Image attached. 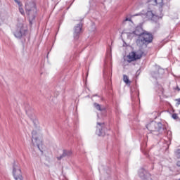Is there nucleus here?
<instances>
[{"label":"nucleus","instance_id":"obj_24","mask_svg":"<svg viewBox=\"0 0 180 180\" xmlns=\"http://www.w3.org/2000/svg\"><path fill=\"white\" fill-rule=\"evenodd\" d=\"M154 134H155L156 136H158V133H155Z\"/></svg>","mask_w":180,"mask_h":180},{"label":"nucleus","instance_id":"obj_22","mask_svg":"<svg viewBox=\"0 0 180 180\" xmlns=\"http://www.w3.org/2000/svg\"><path fill=\"white\" fill-rule=\"evenodd\" d=\"M176 101H177V105H180V98L177 99Z\"/></svg>","mask_w":180,"mask_h":180},{"label":"nucleus","instance_id":"obj_23","mask_svg":"<svg viewBox=\"0 0 180 180\" xmlns=\"http://www.w3.org/2000/svg\"><path fill=\"white\" fill-rule=\"evenodd\" d=\"M177 167H180V160H179L176 163Z\"/></svg>","mask_w":180,"mask_h":180},{"label":"nucleus","instance_id":"obj_4","mask_svg":"<svg viewBox=\"0 0 180 180\" xmlns=\"http://www.w3.org/2000/svg\"><path fill=\"white\" fill-rule=\"evenodd\" d=\"M139 40L142 44H149V43L153 41V34L147 31H145L142 33L141 37H139Z\"/></svg>","mask_w":180,"mask_h":180},{"label":"nucleus","instance_id":"obj_9","mask_svg":"<svg viewBox=\"0 0 180 180\" xmlns=\"http://www.w3.org/2000/svg\"><path fill=\"white\" fill-rule=\"evenodd\" d=\"M139 176L142 180H152L151 174H150L147 170L143 168L139 170Z\"/></svg>","mask_w":180,"mask_h":180},{"label":"nucleus","instance_id":"obj_28","mask_svg":"<svg viewBox=\"0 0 180 180\" xmlns=\"http://www.w3.org/2000/svg\"><path fill=\"white\" fill-rule=\"evenodd\" d=\"M178 151H179V153H180V150H179Z\"/></svg>","mask_w":180,"mask_h":180},{"label":"nucleus","instance_id":"obj_5","mask_svg":"<svg viewBox=\"0 0 180 180\" xmlns=\"http://www.w3.org/2000/svg\"><path fill=\"white\" fill-rule=\"evenodd\" d=\"M26 34V28L23 26V24H20L17 30L14 32V36L17 37V39H20L22 36H25Z\"/></svg>","mask_w":180,"mask_h":180},{"label":"nucleus","instance_id":"obj_15","mask_svg":"<svg viewBox=\"0 0 180 180\" xmlns=\"http://www.w3.org/2000/svg\"><path fill=\"white\" fill-rule=\"evenodd\" d=\"M123 81L124 82H125L127 85H128V84H130V80L129 79V77L126 75H123Z\"/></svg>","mask_w":180,"mask_h":180},{"label":"nucleus","instance_id":"obj_26","mask_svg":"<svg viewBox=\"0 0 180 180\" xmlns=\"http://www.w3.org/2000/svg\"><path fill=\"white\" fill-rule=\"evenodd\" d=\"M134 16H139V14L134 15Z\"/></svg>","mask_w":180,"mask_h":180},{"label":"nucleus","instance_id":"obj_20","mask_svg":"<svg viewBox=\"0 0 180 180\" xmlns=\"http://www.w3.org/2000/svg\"><path fill=\"white\" fill-rule=\"evenodd\" d=\"M127 21L131 22V20L130 18H127L124 20V22H127Z\"/></svg>","mask_w":180,"mask_h":180},{"label":"nucleus","instance_id":"obj_2","mask_svg":"<svg viewBox=\"0 0 180 180\" xmlns=\"http://www.w3.org/2000/svg\"><path fill=\"white\" fill-rule=\"evenodd\" d=\"M13 175L15 180H23V174L18 162H14L13 165Z\"/></svg>","mask_w":180,"mask_h":180},{"label":"nucleus","instance_id":"obj_1","mask_svg":"<svg viewBox=\"0 0 180 180\" xmlns=\"http://www.w3.org/2000/svg\"><path fill=\"white\" fill-rule=\"evenodd\" d=\"M148 130L151 131V133H159L162 134L165 131V129L164 128V125L161 124V122H155L152 121L146 126Z\"/></svg>","mask_w":180,"mask_h":180},{"label":"nucleus","instance_id":"obj_6","mask_svg":"<svg viewBox=\"0 0 180 180\" xmlns=\"http://www.w3.org/2000/svg\"><path fill=\"white\" fill-rule=\"evenodd\" d=\"M26 13L28 16L30 25H32V22L33 20H34V18H36V15H37V8H33V10L30 11V8H29V7H27Z\"/></svg>","mask_w":180,"mask_h":180},{"label":"nucleus","instance_id":"obj_11","mask_svg":"<svg viewBox=\"0 0 180 180\" xmlns=\"http://www.w3.org/2000/svg\"><path fill=\"white\" fill-rule=\"evenodd\" d=\"M71 155H72V152L71 150H63V154L60 156L57 157V160L60 161V160H63V158L65 157H71Z\"/></svg>","mask_w":180,"mask_h":180},{"label":"nucleus","instance_id":"obj_18","mask_svg":"<svg viewBox=\"0 0 180 180\" xmlns=\"http://www.w3.org/2000/svg\"><path fill=\"white\" fill-rule=\"evenodd\" d=\"M16 4H18V6H22V3L18 0H14Z\"/></svg>","mask_w":180,"mask_h":180},{"label":"nucleus","instance_id":"obj_10","mask_svg":"<svg viewBox=\"0 0 180 180\" xmlns=\"http://www.w3.org/2000/svg\"><path fill=\"white\" fill-rule=\"evenodd\" d=\"M96 134L99 136L103 137L106 133L105 132V123H97Z\"/></svg>","mask_w":180,"mask_h":180},{"label":"nucleus","instance_id":"obj_27","mask_svg":"<svg viewBox=\"0 0 180 180\" xmlns=\"http://www.w3.org/2000/svg\"><path fill=\"white\" fill-rule=\"evenodd\" d=\"M160 70H161V71H163L164 69L161 68Z\"/></svg>","mask_w":180,"mask_h":180},{"label":"nucleus","instance_id":"obj_25","mask_svg":"<svg viewBox=\"0 0 180 180\" xmlns=\"http://www.w3.org/2000/svg\"><path fill=\"white\" fill-rule=\"evenodd\" d=\"M1 18H3V20H5V18H4V17H2V15H1Z\"/></svg>","mask_w":180,"mask_h":180},{"label":"nucleus","instance_id":"obj_8","mask_svg":"<svg viewBox=\"0 0 180 180\" xmlns=\"http://www.w3.org/2000/svg\"><path fill=\"white\" fill-rule=\"evenodd\" d=\"M82 26L83 24L82 22L77 24L74 27V39L75 40H78L79 38V35L81 34V32H82Z\"/></svg>","mask_w":180,"mask_h":180},{"label":"nucleus","instance_id":"obj_14","mask_svg":"<svg viewBox=\"0 0 180 180\" xmlns=\"http://www.w3.org/2000/svg\"><path fill=\"white\" fill-rule=\"evenodd\" d=\"M94 106L97 110H99L100 112L105 110V107H102V105L98 104V103H94Z\"/></svg>","mask_w":180,"mask_h":180},{"label":"nucleus","instance_id":"obj_13","mask_svg":"<svg viewBox=\"0 0 180 180\" xmlns=\"http://www.w3.org/2000/svg\"><path fill=\"white\" fill-rule=\"evenodd\" d=\"M134 34H136V36H139V37H141V35L143 34V29H141V27H137L136 29L135 30V31L134 32Z\"/></svg>","mask_w":180,"mask_h":180},{"label":"nucleus","instance_id":"obj_16","mask_svg":"<svg viewBox=\"0 0 180 180\" xmlns=\"http://www.w3.org/2000/svg\"><path fill=\"white\" fill-rule=\"evenodd\" d=\"M19 11L21 15H25V10H23L22 6H19Z\"/></svg>","mask_w":180,"mask_h":180},{"label":"nucleus","instance_id":"obj_12","mask_svg":"<svg viewBox=\"0 0 180 180\" xmlns=\"http://www.w3.org/2000/svg\"><path fill=\"white\" fill-rule=\"evenodd\" d=\"M27 7L29 8L30 11H33V9H37L36 4H34V2H30L25 4V12H27Z\"/></svg>","mask_w":180,"mask_h":180},{"label":"nucleus","instance_id":"obj_19","mask_svg":"<svg viewBox=\"0 0 180 180\" xmlns=\"http://www.w3.org/2000/svg\"><path fill=\"white\" fill-rule=\"evenodd\" d=\"M172 117H173V119L176 120V119H178V115L176 114H173Z\"/></svg>","mask_w":180,"mask_h":180},{"label":"nucleus","instance_id":"obj_3","mask_svg":"<svg viewBox=\"0 0 180 180\" xmlns=\"http://www.w3.org/2000/svg\"><path fill=\"white\" fill-rule=\"evenodd\" d=\"M32 145L34 146V147H37L39 150H41L40 146H41V140H40L39 137L41 136V133L40 132V131L33 130L32 132Z\"/></svg>","mask_w":180,"mask_h":180},{"label":"nucleus","instance_id":"obj_21","mask_svg":"<svg viewBox=\"0 0 180 180\" xmlns=\"http://www.w3.org/2000/svg\"><path fill=\"white\" fill-rule=\"evenodd\" d=\"M140 72H141V71H140V70H139L136 72V75H140Z\"/></svg>","mask_w":180,"mask_h":180},{"label":"nucleus","instance_id":"obj_7","mask_svg":"<svg viewBox=\"0 0 180 180\" xmlns=\"http://www.w3.org/2000/svg\"><path fill=\"white\" fill-rule=\"evenodd\" d=\"M143 54H144V52L141 50H139L136 52L130 53L128 56V58L131 61H134L135 60H139L141 57H143Z\"/></svg>","mask_w":180,"mask_h":180},{"label":"nucleus","instance_id":"obj_29","mask_svg":"<svg viewBox=\"0 0 180 180\" xmlns=\"http://www.w3.org/2000/svg\"><path fill=\"white\" fill-rule=\"evenodd\" d=\"M179 91H180V89H179Z\"/></svg>","mask_w":180,"mask_h":180},{"label":"nucleus","instance_id":"obj_17","mask_svg":"<svg viewBox=\"0 0 180 180\" xmlns=\"http://www.w3.org/2000/svg\"><path fill=\"white\" fill-rule=\"evenodd\" d=\"M152 75L153 78H157L158 73V72H152Z\"/></svg>","mask_w":180,"mask_h":180}]
</instances>
